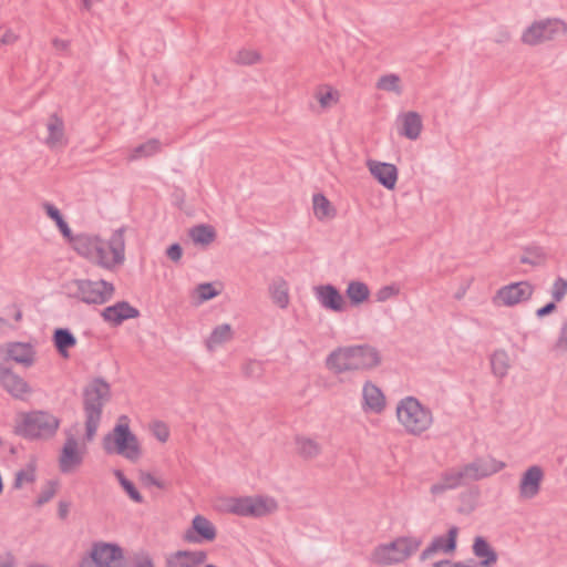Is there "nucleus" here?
<instances>
[{
	"mask_svg": "<svg viewBox=\"0 0 567 567\" xmlns=\"http://www.w3.org/2000/svg\"><path fill=\"white\" fill-rule=\"evenodd\" d=\"M380 362L379 351L369 344L338 347L326 358V367L336 374L371 370Z\"/></svg>",
	"mask_w": 567,
	"mask_h": 567,
	"instance_id": "f257e3e1",
	"label": "nucleus"
},
{
	"mask_svg": "<svg viewBox=\"0 0 567 567\" xmlns=\"http://www.w3.org/2000/svg\"><path fill=\"white\" fill-rule=\"evenodd\" d=\"M111 399L110 384L103 378L93 379L83 389V410L85 415V436L91 441L101 423L103 408Z\"/></svg>",
	"mask_w": 567,
	"mask_h": 567,
	"instance_id": "f03ea898",
	"label": "nucleus"
},
{
	"mask_svg": "<svg viewBox=\"0 0 567 567\" xmlns=\"http://www.w3.org/2000/svg\"><path fill=\"white\" fill-rule=\"evenodd\" d=\"M395 413L399 423L410 435L420 436L433 424V413L430 408L412 395L404 396L398 402Z\"/></svg>",
	"mask_w": 567,
	"mask_h": 567,
	"instance_id": "7ed1b4c3",
	"label": "nucleus"
},
{
	"mask_svg": "<svg viewBox=\"0 0 567 567\" xmlns=\"http://www.w3.org/2000/svg\"><path fill=\"white\" fill-rule=\"evenodd\" d=\"M107 454H118L130 461H136L141 456V447L136 435L131 431L128 417L121 415L112 432L102 441Z\"/></svg>",
	"mask_w": 567,
	"mask_h": 567,
	"instance_id": "20e7f679",
	"label": "nucleus"
},
{
	"mask_svg": "<svg viewBox=\"0 0 567 567\" xmlns=\"http://www.w3.org/2000/svg\"><path fill=\"white\" fill-rule=\"evenodd\" d=\"M65 295L87 305H103L113 293L114 286L103 279H73L64 284Z\"/></svg>",
	"mask_w": 567,
	"mask_h": 567,
	"instance_id": "39448f33",
	"label": "nucleus"
},
{
	"mask_svg": "<svg viewBox=\"0 0 567 567\" xmlns=\"http://www.w3.org/2000/svg\"><path fill=\"white\" fill-rule=\"evenodd\" d=\"M422 540L411 536H400L390 543L378 545L372 554L371 559L380 566H392L401 564L414 555Z\"/></svg>",
	"mask_w": 567,
	"mask_h": 567,
	"instance_id": "423d86ee",
	"label": "nucleus"
},
{
	"mask_svg": "<svg viewBox=\"0 0 567 567\" xmlns=\"http://www.w3.org/2000/svg\"><path fill=\"white\" fill-rule=\"evenodd\" d=\"M124 231L125 228L121 227L112 233L109 241H94L90 260L107 269L122 264L125 258Z\"/></svg>",
	"mask_w": 567,
	"mask_h": 567,
	"instance_id": "0eeeda50",
	"label": "nucleus"
},
{
	"mask_svg": "<svg viewBox=\"0 0 567 567\" xmlns=\"http://www.w3.org/2000/svg\"><path fill=\"white\" fill-rule=\"evenodd\" d=\"M59 424V419L51 413L33 411L23 416L17 432L25 439L49 437L56 432Z\"/></svg>",
	"mask_w": 567,
	"mask_h": 567,
	"instance_id": "6e6552de",
	"label": "nucleus"
},
{
	"mask_svg": "<svg viewBox=\"0 0 567 567\" xmlns=\"http://www.w3.org/2000/svg\"><path fill=\"white\" fill-rule=\"evenodd\" d=\"M276 508V501L265 496L230 497L227 501V511L241 517H264Z\"/></svg>",
	"mask_w": 567,
	"mask_h": 567,
	"instance_id": "1a4fd4ad",
	"label": "nucleus"
},
{
	"mask_svg": "<svg viewBox=\"0 0 567 567\" xmlns=\"http://www.w3.org/2000/svg\"><path fill=\"white\" fill-rule=\"evenodd\" d=\"M124 553L114 543L96 542L87 557L82 558L79 567H123Z\"/></svg>",
	"mask_w": 567,
	"mask_h": 567,
	"instance_id": "9d476101",
	"label": "nucleus"
},
{
	"mask_svg": "<svg viewBox=\"0 0 567 567\" xmlns=\"http://www.w3.org/2000/svg\"><path fill=\"white\" fill-rule=\"evenodd\" d=\"M567 25L559 19H546L534 22L529 25L522 35V41L529 45L550 41L558 35L565 34Z\"/></svg>",
	"mask_w": 567,
	"mask_h": 567,
	"instance_id": "9b49d317",
	"label": "nucleus"
},
{
	"mask_svg": "<svg viewBox=\"0 0 567 567\" xmlns=\"http://www.w3.org/2000/svg\"><path fill=\"white\" fill-rule=\"evenodd\" d=\"M505 463L493 457H476L471 463L460 466L465 485L498 473Z\"/></svg>",
	"mask_w": 567,
	"mask_h": 567,
	"instance_id": "f8f14e48",
	"label": "nucleus"
},
{
	"mask_svg": "<svg viewBox=\"0 0 567 567\" xmlns=\"http://www.w3.org/2000/svg\"><path fill=\"white\" fill-rule=\"evenodd\" d=\"M217 529L214 524L203 515H196L190 526L184 532L183 540L188 544H203L215 540Z\"/></svg>",
	"mask_w": 567,
	"mask_h": 567,
	"instance_id": "ddd939ff",
	"label": "nucleus"
},
{
	"mask_svg": "<svg viewBox=\"0 0 567 567\" xmlns=\"http://www.w3.org/2000/svg\"><path fill=\"white\" fill-rule=\"evenodd\" d=\"M534 287L528 281H518L502 287L497 291V299L502 305L512 307L530 299Z\"/></svg>",
	"mask_w": 567,
	"mask_h": 567,
	"instance_id": "4468645a",
	"label": "nucleus"
},
{
	"mask_svg": "<svg viewBox=\"0 0 567 567\" xmlns=\"http://www.w3.org/2000/svg\"><path fill=\"white\" fill-rule=\"evenodd\" d=\"M0 385L14 399L19 400H24L32 391L27 381L16 374L10 368L1 363Z\"/></svg>",
	"mask_w": 567,
	"mask_h": 567,
	"instance_id": "2eb2a0df",
	"label": "nucleus"
},
{
	"mask_svg": "<svg viewBox=\"0 0 567 567\" xmlns=\"http://www.w3.org/2000/svg\"><path fill=\"white\" fill-rule=\"evenodd\" d=\"M458 528L453 526L449 529L446 536H436L432 539L430 545L422 550L420 561H425L433 557L436 553L442 551L445 554L453 553L456 549V538Z\"/></svg>",
	"mask_w": 567,
	"mask_h": 567,
	"instance_id": "dca6fc26",
	"label": "nucleus"
},
{
	"mask_svg": "<svg viewBox=\"0 0 567 567\" xmlns=\"http://www.w3.org/2000/svg\"><path fill=\"white\" fill-rule=\"evenodd\" d=\"M544 472L540 466L533 465L522 475L519 483V495L522 498H534L540 491V483Z\"/></svg>",
	"mask_w": 567,
	"mask_h": 567,
	"instance_id": "f3484780",
	"label": "nucleus"
},
{
	"mask_svg": "<svg viewBox=\"0 0 567 567\" xmlns=\"http://www.w3.org/2000/svg\"><path fill=\"white\" fill-rule=\"evenodd\" d=\"M138 316V309L131 306L127 301H118L115 305L104 308L102 311L103 319L114 326H120L123 321L135 319Z\"/></svg>",
	"mask_w": 567,
	"mask_h": 567,
	"instance_id": "a211bd4d",
	"label": "nucleus"
},
{
	"mask_svg": "<svg viewBox=\"0 0 567 567\" xmlns=\"http://www.w3.org/2000/svg\"><path fill=\"white\" fill-rule=\"evenodd\" d=\"M207 559L204 550H177L167 556L165 567H198Z\"/></svg>",
	"mask_w": 567,
	"mask_h": 567,
	"instance_id": "6ab92c4d",
	"label": "nucleus"
},
{
	"mask_svg": "<svg viewBox=\"0 0 567 567\" xmlns=\"http://www.w3.org/2000/svg\"><path fill=\"white\" fill-rule=\"evenodd\" d=\"M368 167L371 175L386 189H393L398 181L395 165L378 161H369Z\"/></svg>",
	"mask_w": 567,
	"mask_h": 567,
	"instance_id": "aec40b11",
	"label": "nucleus"
},
{
	"mask_svg": "<svg viewBox=\"0 0 567 567\" xmlns=\"http://www.w3.org/2000/svg\"><path fill=\"white\" fill-rule=\"evenodd\" d=\"M315 296L324 309L336 312H341L344 309L343 297L332 285H321L316 287Z\"/></svg>",
	"mask_w": 567,
	"mask_h": 567,
	"instance_id": "412c9836",
	"label": "nucleus"
},
{
	"mask_svg": "<svg viewBox=\"0 0 567 567\" xmlns=\"http://www.w3.org/2000/svg\"><path fill=\"white\" fill-rule=\"evenodd\" d=\"M461 486H465L462 472L458 467H451L441 473L440 480L431 486L430 492L432 495L439 496Z\"/></svg>",
	"mask_w": 567,
	"mask_h": 567,
	"instance_id": "4be33fe9",
	"label": "nucleus"
},
{
	"mask_svg": "<svg viewBox=\"0 0 567 567\" xmlns=\"http://www.w3.org/2000/svg\"><path fill=\"white\" fill-rule=\"evenodd\" d=\"M362 409L365 412L381 413L385 408V396L381 389L370 381L362 388Z\"/></svg>",
	"mask_w": 567,
	"mask_h": 567,
	"instance_id": "5701e85b",
	"label": "nucleus"
},
{
	"mask_svg": "<svg viewBox=\"0 0 567 567\" xmlns=\"http://www.w3.org/2000/svg\"><path fill=\"white\" fill-rule=\"evenodd\" d=\"M82 463V455L78 451V442L74 437H69L62 449L60 456V470L63 473L70 472L74 466Z\"/></svg>",
	"mask_w": 567,
	"mask_h": 567,
	"instance_id": "b1692460",
	"label": "nucleus"
},
{
	"mask_svg": "<svg viewBox=\"0 0 567 567\" xmlns=\"http://www.w3.org/2000/svg\"><path fill=\"white\" fill-rule=\"evenodd\" d=\"M34 354L33 347L27 342H11L7 346L8 358L24 367L33 364Z\"/></svg>",
	"mask_w": 567,
	"mask_h": 567,
	"instance_id": "393cba45",
	"label": "nucleus"
},
{
	"mask_svg": "<svg viewBox=\"0 0 567 567\" xmlns=\"http://www.w3.org/2000/svg\"><path fill=\"white\" fill-rule=\"evenodd\" d=\"M48 128V137L45 143L50 147H55L58 145H64V122L58 114H52L49 117V122L47 124Z\"/></svg>",
	"mask_w": 567,
	"mask_h": 567,
	"instance_id": "a878e982",
	"label": "nucleus"
},
{
	"mask_svg": "<svg viewBox=\"0 0 567 567\" xmlns=\"http://www.w3.org/2000/svg\"><path fill=\"white\" fill-rule=\"evenodd\" d=\"M422 126L421 115L414 111H410L403 114L400 134L411 141H415L421 134Z\"/></svg>",
	"mask_w": 567,
	"mask_h": 567,
	"instance_id": "bb28decb",
	"label": "nucleus"
},
{
	"mask_svg": "<svg viewBox=\"0 0 567 567\" xmlns=\"http://www.w3.org/2000/svg\"><path fill=\"white\" fill-rule=\"evenodd\" d=\"M473 553L476 557L481 558L480 563H476L475 565L491 566L497 561L496 551L482 536L475 537L473 543Z\"/></svg>",
	"mask_w": 567,
	"mask_h": 567,
	"instance_id": "cd10ccee",
	"label": "nucleus"
},
{
	"mask_svg": "<svg viewBox=\"0 0 567 567\" xmlns=\"http://www.w3.org/2000/svg\"><path fill=\"white\" fill-rule=\"evenodd\" d=\"M162 150V143L157 138H151L130 151L127 159L130 162L138 161L142 158L151 157Z\"/></svg>",
	"mask_w": 567,
	"mask_h": 567,
	"instance_id": "c85d7f7f",
	"label": "nucleus"
},
{
	"mask_svg": "<svg viewBox=\"0 0 567 567\" xmlns=\"http://www.w3.org/2000/svg\"><path fill=\"white\" fill-rule=\"evenodd\" d=\"M53 342L56 351L64 358L69 357L68 350L76 344V338L68 328H56L53 332Z\"/></svg>",
	"mask_w": 567,
	"mask_h": 567,
	"instance_id": "c756f323",
	"label": "nucleus"
},
{
	"mask_svg": "<svg viewBox=\"0 0 567 567\" xmlns=\"http://www.w3.org/2000/svg\"><path fill=\"white\" fill-rule=\"evenodd\" d=\"M289 289L288 284L282 278H278L269 286V292L275 305L285 309L289 305Z\"/></svg>",
	"mask_w": 567,
	"mask_h": 567,
	"instance_id": "7c9ffc66",
	"label": "nucleus"
},
{
	"mask_svg": "<svg viewBox=\"0 0 567 567\" xmlns=\"http://www.w3.org/2000/svg\"><path fill=\"white\" fill-rule=\"evenodd\" d=\"M233 338V329L230 324L223 323L216 326L212 331L210 336L206 340V347L208 350H214L216 347L229 341Z\"/></svg>",
	"mask_w": 567,
	"mask_h": 567,
	"instance_id": "2f4dec72",
	"label": "nucleus"
},
{
	"mask_svg": "<svg viewBox=\"0 0 567 567\" xmlns=\"http://www.w3.org/2000/svg\"><path fill=\"white\" fill-rule=\"evenodd\" d=\"M346 293L353 305H360L368 300L370 290L368 285L362 281H351L347 287Z\"/></svg>",
	"mask_w": 567,
	"mask_h": 567,
	"instance_id": "473e14b6",
	"label": "nucleus"
},
{
	"mask_svg": "<svg viewBox=\"0 0 567 567\" xmlns=\"http://www.w3.org/2000/svg\"><path fill=\"white\" fill-rule=\"evenodd\" d=\"M42 206H43V209L45 210L47 215L56 224V227L59 228L61 234L65 238H70L71 237V228L69 227L68 223L64 220L60 209L49 202H44Z\"/></svg>",
	"mask_w": 567,
	"mask_h": 567,
	"instance_id": "72a5a7b5",
	"label": "nucleus"
},
{
	"mask_svg": "<svg viewBox=\"0 0 567 567\" xmlns=\"http://www.w3.org/2000/svg\"><path fill=\"white\" fill-rule=\"evenodd\" d=\"M491 367L493 373L498 378H504L509 368V358L506 351L496 350L491 355Z\"/></svg>",
	"mask_w": 567,
	"mask_h": 567,
	"instance_id": "f704fd0d",
	"label": "nucleus"
},
{
	"mask_svg": "<svg viewBox=\"0 0 567 567\" xmlns=\"http://www.w3.org/2000/svg\"><path fill=\"white\" fill-rule=\"evenodd\" d=\"M296 445L299 455H301L305 458H313L317 455H319L321 451L320 445L309 437H296Z\"/></svg>",
	"mask_w": 567,
	"mask_h": 567,
	"instance_id": "c9c22d12",
	"label": "nucleus"
},
{
	"mask_svg": "<svg viewBox=\"0 0 567 567\" xmlns=\"http://www.w3.org/2000/svg\"><path fill=\"white\" fill-rule=\"evenodd\" d=\"M189 236L196 244L208 245L215 239L216 234L212 226L197 225L190 229Z\"/></svg>",
	"mask_w": 567,
	"mask_h": 567,
	"instance_id": "e433bc0d",
	"label": "nucleus"
},
{
	"mask_svg": "<svg viewBox=\"0 0 567 567\" xmlns=\"http://www.w3.org/2000/svg\"><path fill=\"white\" fill-rule=\"evenodd\" d=\"M401 79L398 74L389 73L382 75L378 82L377 87L386 92H394L396 94L402 93V87L400 85Z\"/></svg>",
	"mask_w": 567,
	"mask_h": 567,
	"instance_id": "4c0bfd02",
	"label": "nucleus"
},
{
	"mask_svg": "<svg viewBox=\"0 0 567 567\" xmlns=\"http://www.w3.org/2000/svg\"><path fill=\"white\" fill-rule=\"evenodd\" d=\"M545 260V251L539 246H529L524 249L519 261L532 266H538Z\"/></svg>",
	"mask_w": 567,
	"mask_h": 567,
	"instance_id": "58836bf2",
	"label": "nucleus"
},
{
	"mask_svg": "<svg viewBox=\"0 0 567 567\" xmlns=\"http://www.w3.org/2000/svg\"><path fill=\"white\" fill-rule=\"evenodd\" d=\"M313 212L317 218L323 219L331 216V204L323 194H315L312 197Z\"/></svg>",
	"mask_w": 567,
	"mask_h": 567,
	"instance_id": "ea45409f",
	"label": "nucleus"
},
{
	"mask_svg": "<svg viewBox=\"0 0 567 567\" xmlns=\"http://www.w3.org/2000/svg\"><path fill=\"white\" fill-rule=\"evenodd\" d=\"M115 476L118 480V483L123 487V489L126 492V494L133 499L135 503H143V496L135 487L134 483L131 482L128 478L125 477V475L122 473V471L116 470Z\"/></svg>",
	"mask_w": 567,
	"mask_h": 567,
	"instance_id": "a19ab883",
	"label": "nucleus"
},
{
	"mask_svg": "<svg viewBox=\"0 0 567 567\" xmlns=\"http://www.w3.org/2000/svg\"><path fill=\"white\" fill-rule=\"evenodd\" d=\"M550 295H551L553 301H555V302L561 301L565 298V296L567 295V279H565L563 277H557L550 288Z\"/></svg>",
	"mask_w": 567,
	"mask_h": 567,
	"instance_id": "79ce46f5",
	"label": "nucleus"
},
{
	"mask_svg": "<svg viewBox=\"0 0 567 567\" xmlns=\"http://www.w3.org/2000/svg\"><path fill=\"white\" fill-rule=\"evenodd\" d=\"M101 238L99 237H90V236H81L76 239V250L85 256L86 258L91 259V251L93 250L92 249V245L94 241H100Z\"/></svg>",
	"mask_w": 567,
	"mask_h": 567,
	"instance_id": "37998d69",
	"label": "nucleus"
},
{
	"mask_svg": "<svg viewBox=\"0 0 567 567\" xmlns=\"http://www.w3.org/2000/svg\"><path fill=\"white\" fill-rule=\"evenodd\" d=\"M259 59H260V55L258 52L252 51V50H246V49L237 52L236 56L234 58L235 62L237 64H241V65H251V64L258 62Z\"/></svg>",
	"mask_w": 567,
	"mask_h": 567,
	"instance_id": "c03bdc74",
	"label": "nucleus"
},
{
	"mask_svg": "<svg viewBox=\"0 0 567 567\" xmlns=\"http://www.w3.org/2000/svg\"><path fill=\"white\" fill-rule=\"evenodd\" d=\"M195 292L197 295L198 302L210 300L215 298L218 293L217 290L209 282L198 285L196 287Z\"/></svg>",
	"mask_w": 567,
	"mask_h": 567,
	"instance_id": "a18cd8bd",
	"label": "nucleus"
},
{
	"mask_svg": "<svg viewBox=\"0 0 567 567\" xmlns=\"http://www.w3.org/2000/svg\"><path fill=\"white\" fill-rule=\"evenodd\" d=\"M56 493V483L53 481H48L45 486L41 489L35 504L38 506H42L49 501L53 498Z\"/></svg>",
	"mask_w": 567,
	"mask_h": 567,
	"instance_id": "49530a36",
	"label": "nucleus"
},
{
	"mask_svg": "<svg viewBox=\"0 0 567 567\" xmlns=\"http://www.w3.org/2000/svg\"><path fill=\"white\" fill-rule=\"evenodd\" d=\"M400 293V289L396 285H388L381 287L377 293L375 299L378 302H384Z\"/></svg>",
	"mask_w": 567,
	"mask_h": 567,
	"instance_id": "de8ad7c7",
	"label": "nucleus"
},
{
	"mask_svg": "<svg viewBox=\"0 0 567 567\" xmlns=\"http://www.w3.org/2000/svg\"><path fill=\"white\" fill-rule=\"evenodd\" d=\"M554 349L560 352H567V318L561 322Z\"/></svg>",
	"mask_w": 567,
	"mask_h": 567,
	"instance_id": "09e8293b",
	"label": "nucleus"
},
{
	"mask_svg": "<svg viewBox=\"0 0 567 567\" xmlns=\"http://www.w3.org/2000/svg\"><path fill=\"white\" fill-rule=\"evenodd\" d=\"M35 480V474L33 468L21 470L16 475L14 487L19 488L23 483H32Z\"/></svg>",
	"mask_w": 567,
	"mask_h": 567,
	"instance_id": "8fccbe9b",
	"label": "nucleus"
},
{
	"mask_svg": "<svg viewBox=\"0 0 567 567\" xmlns=\"http://www.w3.org/2000/svg\"><path fill=\"white\" fill-rule=\"evenodd\" d=\"M262 367L259 361L250 360L244 365V373L251 378H258L261 375Z\"/></svg>",
	"mask_w": 567,
	"mask_h": 567,
	"instance_id": "3c124183",
	"label": "nucleus"
},
{
	"mask_svg": "<svg viewBox=\"0 0 567 567\" xmlns=\"http://www.w3.org/2000/svg\"><path fill=\"white\" fill-rule=\"evenodd\" d=\"M153 434L159 442H166L169 437V430L163 422H156L153 425Z\"/></svg>",
	"mask_w": 567,
	"mask_h": 567,
	"instance_id": "603ef678",
	"label": "nucleus"
},
{
	"mask_svg": "<svg viewBox=\"0 0 567 567\" xmlns=\"http://www.w3.org/2000/svg\"><path fill=\"white\" fill-rule=\"evenodd\" d=\"M134 567H155L152 557L145 551L135 556Z\"/></svg>",
	"mask_w": 567,
	"mask_h": 567,
	"instance_id": "864d4df0",
	"label": "nucleus"
},
{
	"mask_svg": "<svg viewBox=\"0 0 567 567\" xmlns=\"http://www.w3.org/2000/svg\"><path fill=\"white\" fill-rule=\"evenodd\" d=\"M166 256L174 262H178L183 256V248L179 244H172L166 249Z\"/></svg>",
	"mask_w": 567,
	"mask_h": 567,
	"instance_id": "5fc2aeb1",
	"label": "nucleus"
},
{
	"mask_svg": "<svg viewBox=\"0 0 567 567\" xmlns=\"http://www.w3.org/2000/svg\"><path fill=\"white\" fill-rule=\"evenodd\" d=\"M317 97L323 109L329 107L331 103L336 101L334 93L331 90L318 92Z\"/></svg>",
	"mask_w": 567,
	"mask_h": 567,
	"instance_id": "6e6d98bb",
	"label": "nucleus"
},
{
	"mask_svg": "<svg viewBox=\"0 0 567 567\" xmlns=\"http://www.w3.org/2000/svg\"><path fill=\"white\" fill-rule=\"evenodd\" d=\"M556 308L557 307H556L555 301L547 302L545 306H543L536 310V316L538 318H543V317L548 316L551 312H554L556 310Z\"/></svg>",
	"mask_w": 567,
	"mask_h": 567,
	"instance_id": "4d7b16f0",
	"label": "nucleus"
},
{
	"mask_svg": "<svg viewBox=\"0 0 567 567\" xmlns=\"http://www.w3.org/2000/svg\"><path fill=\"white\" fill-rule=\"evenodd\" d=\"M433 567H472L463 561H453L450 559H443L433 564Z\"/></svg>",
	"mask_w": 567,
	"mask_h": 567,
	"instance_id": "13d9d810",
	"label": "nucleus"
},
{
	"mask_svg": "<svg viewBox=\"0 0 567 567\" xmlns=\"http://www.w3.org/2000/svg\"><path fill=\"white\" fill-rule=\"evenodd\" d=\"M70 502H66V501H60L59 502V507H58V516L61 518V519H65L69 515V512H70Z\"/></svg>",
	"mask_w": 567,
	"mask_h": 567,
	"instance_id": "bf43d9fd",
	"label": "nucleus"
},
{
	"mask_svg": "<svg viewBox=\"0 0 567 567\" xmlns=\"http://www.w3.org/2000/svg\"><path fill=\"white\" fill-rule=\"evenodd\" d=\"M143 481L147 485H154L158 488H163V484L152 474H145Z\"/></svg>",
	"mask_w": 567,
	"mask_h": 567,
	"instance_id": "052dcab7",
	"label": "nucleus"
},
{
	"mask_svg": "<svg viewBox=\"0 0 567 567\" xmlns=\"http://www.w3.org/2000/svg\"><path fill=\"white\" fill-rule=\"evenodd\" d=\"M0 567H14V558L8 554L4 558L0 557Z\"/></svg>",
	"mask_w": 567,
	"mask_h": 567,
	"instance_id": "680f3d73",
	"label": "nucleus"
},
{
	"mask_svg": "<svg viewBox=\"0 0 567 567\" xmlns=\"http://www.w3.org/2000/svg\"><path fill=\"white\" fill-rule=\"evenodd\" d=\"M16 40V37L13 33L11 32H6L1 39H0V42L3 43V44H9V43H12L13 41Z\"/></svg>",
	"mask_w": 567,
	"mask_h": 567,
	"instance_id": "e2e57ef3",
	"label": "nucleus"
},
{
	"mask_svg": "<svg viewBox=\"0 0 567 567\" xmlns=\"http://www.w3.org/2000/svg\"><path fill=\"white\" fill-rule=\"evenodd\" d=\"M12 308H13V310H14V312H13V319H14L16 321H20V320H21V318H22V312H21V310H20L19 308H17L16 306H13Z\"/></svg>",
	"mask_w": 567,
	"mask_h": 567,
	"instance_id": "0e129e2a",
	"label": "nucleus"
},
{
	"mask_svg": "<svg viewBox=\"0 0 567 567\" xmlns=\"http://www.w3.org/2000/svg\"><path fill=\"white\" fill-rule=\"evenodd\" d=\"M30 567H45L44 565H30Z\"/></svg>",
	"mask_w": 567,
	"mask_h": 567,
	"instance_id": "69168bd1",
	"label": "nucleus"
},
{
	"mask_svg": "<svg viewBox=\"0 0 567 567\" xmlns=\"http://www.w3.org/2000/svg\"><path fill=\"white\" fill-rule=\"evenodd\" d=\"M60 47H66V43L64 41H61Z\"/></svg>",
	"mask_w": 567,
	"mask_h": 567,
	"instance_id": "338daca9",
	"label": "nucleus"
},
{
	"mask_svg": "<svg viewBox=\"0 0 567 567\" xmlns=\"http://www.w3.org/2000/svg\"><path fill=\"white\" fill-rule=\"evenodd\" d=\"M472 567H489V566L472 565Z\"/></svg>",
	"mask_w": 567,
	"mask_h": 567,
	"instance_id": "774afa93",
	"label": "nucleus"
}]
</instances>
